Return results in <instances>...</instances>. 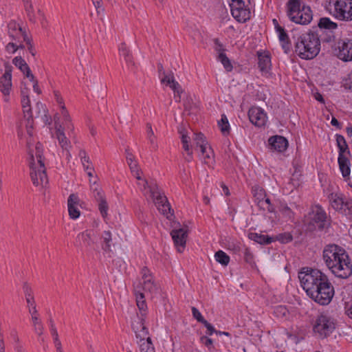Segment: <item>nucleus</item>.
<instances>
[{
	"mask_svg": "<svg viewBox=\"0 0 352 352\" xmlns=\"http://www.w3.org/2000/svg\"><path fill=\"white\" fill-rule=\"evenodd\" d=\"M300 285L307 295L320 305H327L332 300L335 290L328 276L317 269L303 268L298 273Z\"/></svg>",
	"mask_w": 352,
	"mask_h": 352,
	"instance_id": "1",
	"label": "nucleus"
},
{
	"mask_svg": "<svg viewBox=\"0 0 352 352\" xmlns=\"http://www.w3.org/2000/svg\"><path fill=\"white\" fill-rule=\"evenodd\" d=\"M322 258L328 269L336 277L347 278L352 274L351 260L341 247L336 244L326 245L322 252Z\"/></svg>",
	"mask_w": 352,
	"mask_h": 352,
	"instance_id": "2",
	"label": "nucleus"
},
{
	"mask_svg": "<svg viewBox=\"0 0 352 352\" xmlns=\"http://www.w3.org/2000/svg\"><path fill=\"white\" fill-rule=\"evenodd\" d=\"M320 51V40L318 32L309 30L300 35L295 42V52L302 59L311 60Z\"/></svg>",
	"mask_w": 352,
	"mask_h": 352,
	"instance_id": "3",
	"label": "nucleus"
},
{
	"mask_svg": "<svg viewBox=\"0 0 352 352\" xmlns=\"http://www.w3.org/2000/svg\"><path fill=\"white\" fill-rule=\"evenodd\" d=\"M35 157L32 151L29 148V155L30 157V177L34 186L42 187L48 184V179L45 172V168L42 155V148L40 143H37L35 146Z\"/></svg>",
	"mask_w": 352,
	"mask_h": 352,
	"instance_id": "4",
	"label": "nucleus"
},
{
	"mask_svg": "<svg viewBox=\"0 0 352 352\" xmlns=\"http://www.w3.org/2000/svg\"><path fill=\"white\" fill-rule=\"evenodd\" d=\"M138 186L143 192L151 194L155 206L164 215L166 216L167 218L169 217V215H173L166 197L160 191L155 182H148L146 179H142V180H139Z\"/></svg>",
	"mask_w": 352,
	"mask_h": 352,
	"instance_id": "5",
	"label": "nucleus"
},
{
	"mask_svg": "<svg viewBox=\"0 0 352 352\" xmlns=\"http://www.w3.org/2000/svg\"><path fill=\"white\" fill-rule=\"evenodd\" d=\"M287 16L294 23L307 25L313 19L311 8L306 6L302 0H289L286 4Z\"/></svg>",
	"mask_w": 352,
	"mask_h": 352,
	"instance_id": "6",
	"label": "nucleus"
},
{
	"mask_svg": "<svg viewBox=\"0 0 352 352\" xmlns=\"http://www.w3.org/2000/svg\"><path fill=\"white\" fill-rule=\"evenodd\" d=\"M331 224V219L325 210L319 204L311 207L307 214V225L310 230L327 231Z\"/></svg>",
	"mask_w": 352,
	"mask_h": 352,
	"instance_id": "7",
	"label": "nucleus"
},
{
	"mask_svg": "<svg viewBox=\"0 0 352 352\" xmlns=\"http://www.w3.org/2000/svg\"><path fill=\"white\" fill-rule=\"evenodd\" d=\"M336 325V320L333 316L327 313H322L316 319L313 331L319 338L324 339L332 334Z\"/></svg>",
	"mask_w": 352,
	"mask_h": 352,
	"instance_id": "8",
	"label": "nucleus"
},
{
	"mask_svg": "<svg viewBox=\"0 0 352 352\" xmlns=\"http://www.w3.org/2000/svg\"><path fill=\"white\" fill-rule=\"evenodd\" d=\"M333 7L332 15L343 21H352V0H331Z\"/></svg>",
	"mask_w": 352,
	"mask_h": 352,
	"instance_id": "9",
	"label": "nucleus"
},
{
	"mask_svg": "<svg viewBox=\"0 0 352 352\" xmlns=\"http://www.w3.org/2000/svg\"><path fill=\"white\" fill-rule=\"evenodd\" d=\"M230 7L232 16L238 22L245 23L250 19V10L244 0H231Z\"/></svg>",
	"mask_w": 352,
	"mask_h": 352,
	"instance_id": "10",
	"label": "nucleus"
},
{
	"mask_svg": "<svg viewBox=\"0 0 352 352\" xmlns=\"http://www.w3.org/2000/svg\"><path fill=\"white\" fill-rule=\"evenodd\" d=\"M132 329L135 334L136 342L140 346V343L146 342L150 340L152 342L147 327L145 326V320L137 319L132 322Z\"/></svg>",
	"mask_w": 352,
	"mask_h": 352,
	"instance_id": "11",
	"label": "nucleus"
},
{
	"mask_svg": "<svg viewBox=\"0 0 352 352\" xmlns=\"http://www.w3.org/2000/svg\"><path fill=\"white\" fill-rule=\"evenodd\" d=\"M337 57L345 62L352 60V39H342L337 43L336 48Z\"/></svg>",
	"mask_w": 352,
	"mask_h": 352,
	"instance_id": "12",
	"label": "nucleus"
},
{
	"mask_svg": "<svg viewBox=\"0 0 352 352\" xmlns=\"http://www.w3.org/2000/svg\"><path fill=\"white\" fill-rule=\"evenodd\" d=\"M141 274L142 283H140V287H142L144 292H148L151 294H156L158 287L149 270L146 267H143L141 270ZM136 288L138 289L139 286H137Z\"/></svg>",
	"mask_w": 352,
	"mask_h": 352,
	"instance_id": "13",
	"label": "nucleus"
},
{
	"mask_svg": "<svg viewBox=\"0 0 352 352\" xmlns=\"http://www.w3.org/2000/svg\"><path fill=\"white\" fill-rule=\"evenodd\" d=\"M12 89V67L6 65L5 73L0 78V91L4 96V100L8 101Z\"/></svg>",
	"mask_w": 352,
	"mask_h": 352,
	"instance_id": "14",
	"label": "nucleus"
},
{
	"mask_svg": "<svg viewBox=\"0 0 352 352\" xmlns=\"http://www.w3.org/2000/svg\"><path fill=\"white\" fill-rule=\"evenodd\" d=\"M170 235L179 252H182L186 246V239L188 236V230L186 228H180L174 229L171 231Z\"/></svg>",
	"mask_w": 352,
	"mask_h": 352,
	"instance_id": "15",
	"label": "nucleus"
},
{
	"mask_svg": "<svg viewBox=\"0 0 352 352\" xmlns=\"http://www.w3.org/2000/svg\"><path fill=\"white\" fill-rule=\"evenodd\" d=\"M250 121L256 126H264L267 121V116L263 109L258 107H251L248 111Z\"/></svg>",
	"mask_w": 352,
	"mask_h": 352,
	"instance_id": "16",
	"label": "nucleus"
},
{
	"mask_svg": "<svg viewBox=\"0 0 352 352\" xmlns=\"http://www.w3.org/2000/svg\"><path fill=\"white\" fill-rule=\"evenodd\" d=\"M96 237L92 230H85L77 235L75 245L80 247L93 248Z\"/></svg>",
	"mask_w": 352,
	"mask_h": 352,
	"instance_id": "17",
	"label": "nucleus"
},
{
	"mask_svg": "<svg viewBox=\"0 0 352 352\" xmlns=\"http://www.w3.org/2000/svg\"><path fill=\"white\" fill-rule=\"evenodd\" d=\"M270 149L279 153L285 151L288 146L287 140L280 135H274L269 138Z\"/></svg>",
	"mask_w": 352,
	"mask_h": 352,
	"instance_id": "18",
	"label": "nucleus"
},
{
	"mask_svg": "<svg viewBox=\"0 0 352 352\" xmlns=\"http://www.w3.org/2000/svg\"><path fill=\"white\" fill-rule=\"evenodd\" d=\"M96 184V182H94L93 184H91V188L94 190V197L98 202V209L100 212L103 218H106L107 216V211L109 209L108 204L106 201V199L100 190H98L96 187L94 188V186Z\"/></svg>",
	"mask_w": 352,
	"mask_h": 352,
	"instance_id": "19",
	"label": "nucleus"
},
{
	"mask_svg": "<svg viewBox=\"0 0 352 352\" xmlns=\"http://www.w3.org/2000/svg\"><path fill=\"white\" fill-rule=\"evenodd\" d=\"M135 294L136 297V303L139 309V313L137 314V319L146 320L147 315V306L144 300V295L142 292L135 289Z\"/></svg>",
	"mask_w": 352,
	"mask_h": 352,
	"instance_id": "20",
	"label": "nucleus"
},
{
	"mask_svg": "<svg viewBox=\"0 0 352 352\" xmlns=\"http://www.w3.org/2000/svg\"><path fill=\"white\" fill-rule=\"evenodd\" d=\"M80 199L75 194H71L67 199L68 212L70 218L76 219L80 216V210L78 209Z\"/></svg>",
	"mask_w": 352,
	"mask_h": 352,
	"instance_id": "21",
	"label": "nucleus"
},
{
	"mask_svg": "<svg viewBox=\"0 0 352 352\" xmlns=\"http://www.w3.org/2000/svg\"><path fill=\"white\" fill-rule=\"evenodd\" d=\"M318 28L316 32H324L330 34H333L334 30L338 28V24L332 21L328 17H322L320 19L318 23Z\"/></svg>",
	"mask_w": 352,
	"mask_h": 352,
	"instance_id": "22",
	"label": "nucleus"
},
{
	"mask_svg": "<svg viewBox=\"0 0 352 352\" xmlns=\"http://www.w3.org/2000/svg\"><path fill=\"white\" fill-rule=\"evenodd\" d=\"M161 81L162 83L168 85L173 90L176 101H179L181 98L180 94L182 93V89L180 85L174 80L173 77L164 75Z\"/></svg>",
	"mask_w": 352,
	"mask_h": 352,
	"instance_id": "23",
	"label": "nucleus"
},
{
	"mask_svg": "<svg viewBox=\"0 0 352 352\" xmlns=\"http://www.w3.org/2000/svg\"><path fill=\"white\" fill-rule=\"evenodd\" d=\"M274 23H276V29L278 34V38L281 43L282 47L284 52L287 54L290 51V42L287 34L285 31L284 28L278 24L276 19L273 20Z\"/></svg>",
	"mask_w": 352,
	"mask_h": 352,
	"instance_id": "24",
	"label": "nucleus"
},
{
	"mask_svg": "<svg viewBox=\"0 0 352 352\" xmlns=\"http://www.w3.org/2000/svg\"><path fill=\"white\" fill-rule=\"evenodd\" d=\"M336 139L338 148V157H349V156L351 155V152L344 137L342 135L337 134Z\"/></svg>",
	"mask_w": 352,
	"mask_h": 352,
	"instance_id": "25",
	"label": "nucleus"
},
{
	"mask_svg": "<svg viewBox=\"0 0 352 352\" xmlns=\"http://www.w3.org/2000/svg\"><path fill=\"white\" fill-rule=\"evenodd\" d=\"M56 124V136L58 141V143L60 146L62 147L63 149L67 150L69 144V141L65 136L64 130L65 127L63 126L61 124Z\"/></svg>",
	"mask_w": 352,
	"mask_h": 352,
	"instance_id": "26",
	"label": "nucleus"
},
{
	"mask_svg": "<svg viewBox=\"0 0 352 352\" xmlns=\"http://www.w3.org/2000/svg\"><path fill=\"white\" fill-rule=\"evenodd\" d=\"M9 36L15 41H19L23 34L21 27L15 21H10L8 25Z\"/></svg>",
	"mask_w": 352,
	"mask_h": 352,
	"instance_id": "27",
	"label": "nucleus"
},
{
	"mask_svg": "<svg viewBox=\"0 0 352 352\" xmlns=\"http://www.w3.org/2000/svg\"><path fill=\"white\" fill-rule=\"evenodd\" d=\"M258 65L261 72L263 74L269 73L271 69V58L269 54L262 53H258Z\"/></svg>",
	"mask_w": 352,
	"mask_h": 352,
	"instance_id": "28",
	"label": "nucleus"
},
{
	"mask_svg": "<svg viewBox=\"0 0 352 352\" xmlns=\"http://www.w3.org/2000/svg\"><path fill=\"white\" fill-rule=\"evenodd\" d=\"M55 96L57 102L60 104L61 108V115L64 118L63 124H65L68 129L73 131L74 127L72 124L69 123L70 118L69 116V113L67 111L65 104H63V98L58 94V93H55Z\"/></svg>",
	"mask_w": 352,
	"mask_h": 352,
	"instance_id": "29",
	"label": "nucleus"
},
{
	"mask_svg": "<svg viewBox=\"0 0 352 352\" xmlns=\"http://www.w3.org/2000/svg\"><path fill=\"white\" fill-rule=\"evenodd\" d=\"M329 199L331 206L336 210H342L344 209V198L342 194L331 193L329 195Z\"/></svg>",
	"mask_w": 352,
	"mask_h": 352,
	"instance_id": "30",
	"label": "nucleus"
},
{
	"mask_svg": "<svg viewBox=\"0 0 352 352\" xmlns=\"http://www.w3.org/2000/svg\"><path fill=\"white\" fill-rule=\"evenodd\" d=\"M248 238L261 245H267L270 244L274 241V239L269 236L268 235H265L262 234H258L256 232H250L248 234Z\"/></svg>",
	"mask_w": 352,
	"mask_h": 352,
	"instance_id": "31",
	"label": "nucleus"
},
{
	"mask_svg": "<svg viewBox=\"0 0 352 352\" xmlns=\"http://www.w3.org/2000/svg\"><path fill=\"white\" fill-rule=\"evenodd\" d=\"M278 210L282 217L285 218L286 221H290L291 222L294 221L295 212L286 203H280L278 207Z\"/></svg>",
	"mask_w": 352,
	"mask_h": 352,
	"instance_id": "32",
	"label": "nucleus"
},
{
	"mask_svg": "<svg viewBox=\"0 0 352 352\" xmlns=\"http://www.w3.org/2000/svg\"><path fill=\"white\" fill-rule=\"evenodd\" d=\"M338 162L340 170L344 178L349 177L351 173V164L348 157H338Z\"/></svg>",
	"mask_w": 352,
	"mask_h": 352,
	"instance_id": "33",
	"label": "nucleus"
},
{
	"mask_svg": "<svg viewBox=\"0 0 352 352\" xmlns=\"http://www.w3.org/2000/svg\"><path fill=\"white\" fill-rule=\"evenodd\" d=\"M252 190L258 206L259 207H264V199L266 197L265 190L260 187H254Z\"/></svg>",
	"mask_w": 352,
	"mask_h": 352,
	"instance_id": "34",
	"label": "nucleus"
},
{
	"mask_svg": "<svg viewBox=\"0 0 352 352\" xmlns=\"http://www.w3.org/2000/svg\"><path fill=\"white\" fill-rule=\"evenodd\" d=\"M119 54L120 56L124 58L125 62L129 65H133L132 55L131 54L129 50L124 43H122L119 47Z\"/></svg>",
	"mask_w": 352,
	"mask_h": 352,
	"instance_id": "35",
	"label": "nucleus"
},
{
	"mask_svg": "<svg viewBox=\"0 0 352 352\" xmlns=\"http://www.w3.org/2000/svg\"><path fill=\"white\" fill-rule=\"evenodd\" d=\"M218 126L222 134L225 136L230 134V127L227 116L225 114L221 115V118L218 121Z\"/></svg>",
	"mask_w": 352,
	"mask_h": 352,
	"instance_id": "36",
	"label": "nucleus"
},
{
	"mask_svg": "<svg viewBox=\"0 0 352 352\" xmlns=\"http://www.w3.org/2000/svg\"><path fill=\"white\" fill-rule=\"evenodd\" d=\"M12 63L17 67L24 74L29 71L30 67L26 63L24 59L21 56H16L13 58Z\"/></svg>",
	"mask_w": 352,
	"mask_h": 352,
	"instance_id": "37",
	"label": "nucleus"
},
{
	"mask_svg": "<svg viewBox=\"0 0 352 352\" xmlns=\"http://www.w3.org/2000/svg\"><path fill=\"white\" fill-rule=\"evenodd\" d=\"M31 320L35 333L38 336H42L44 331V327L41 318L39 317H34V318L31 319Z\"/></svg>",
	"mask_w": 352,
	"mask_h": 352,
	"instance_id": "38",
	"label": "nucleus"
},
{
	"mask_svg": "<svg viewBox=\"0 0 352 352\" xmlns=\"http://www.w3.org/2000/svg\"><path fill=\"white\" fill-rule=\"evenodd\" d=\"M194 141L195 142L197 146L200 147L201 152L203 155L206 153V144L204 140V136L201 133H195Z\"/></svg>",
	"mask_w": 352,
	"mask_h": 352,
	"instance_id": "39",
	"label": "nucleus"
},
{
	"mask_svg": "<svg viewBox=\"0 0 352 352\" xmlns=\"http://www.w3.org/2000/svg\"><path fill=\"white\" fill-rule=\"evenodd\" d=\"M146 135L152 148L156 150L157 148V144L155 141L156 138L150 123L146 124Z\"/></svg>",
	"mask_w": 352,
	"mask_h": 352,
	"instance_id": "40",
	"label": "nucleus"
},
{
	"mask_svg": "<svg viewBox=\"0 0 352 352\" xmlns=\"http://www.w3.org/2000/svg\"><path fill=\"white\" fill-rule=\"evenodd\" d=\"M215 260L221 264L226 266L230 262V256L223 251L219 250L214 254Z\"/></svg>",
	"mask_w": 352,
	"mask_h": 352,
	"instance_id": "41",
	"label": "nucleus"
},
{
	"mask_svg": "<svg viewBox=\"0 0 352 352\" xmlns=\"http://www.w3.org/2000/svg\"><path fill=\"white\" fill-rule=\"evenodd\" d=\"M102 238L103 239L104 245H102V250L104 252L111 251V233L110 231H104L102 235Z\"/></svg>",
	"mask_w": 352,
	"mask_h": 352,
	"instance_id": "42",
	"label": "nucleus"
},
{
	"mask_svg": "<svg viewBox=\"0 0 352 352\" xmlns=\"http://www.w3.org/2000/svg\"><path fill=\"white\" fill-rule=\"evenodd\" d=\"M217 60L221 63L224 69L227 72H231L233 69V66L231 63L230 60L228 58L226 54H221L217 56Z\"/></svg>",
	"mask_w": 352,
	"mask_h": 352,
	"instance_id": "43",
	"label": "nucleus"
},
{
	"mask_svg": "<svg viewBox=\"0 0 352 352\" xmlns=\"http://www.w3.org/2000/svg\"><path fill=\"white\" fill-rule=\"evenodd\" d=\"M24 3H25V11L27 12V15H28L29 20L32 23H35L36 17H35V14L34 13L33 7H32V3L30 2L29 0H25Z\"/></svg>",
	"mask_w": 352,
	"mask_h": 352,
	"instance_id": "44",
	"label": "nucleus"
},
{
	"mask_svg": "<svg viewBox=\"0 0 352 352\" xmlns=\"http://www.w3.org/2000/svg\"><path fill=\"white\" fill-rule=\"evenodd\" d=\"M139 347L140 352H155L153 342H150V340L146 342L140 343Z\"/></svg>",
	"mask_w": 352,
	"mask_h": 352,
	"instance_id": "45",
	"label": "nucleus"
},
{
	"mask_svg": "<svg viewBox=\"0 0 352 352\" xmlns=\"http://www.w3.org/2000/svg\"><path fill=\"white\" fill-rule=\"evenodd\" d=\"M276 239L283 243H287L293 240V236L289 232H284L278 234Z\"/></svg>",
	"mask_w": 352,
	"mask_h": 352,
	"instance_id": "46",
	"label": "nucleus"
},
{
	"mask_svg": "<svg viewBox=\"0 0 352 352\" xmlns=\"http://www.w3.org/2000/svg\"><path fill=\"white\" fill-rule=\"evenodd\" d=\"M21 104L24 113H29L30 112H31L30 100L28 95H25L24 97L21 98Z\"/></svg>",
	"mask_w": 352,
	"mask_h": 352,
	"instance_id": "47",
	"label": "nucleus"
},
{
	"mask_svg": "<svg viewBox=\"0 0 352 352\" xmlns=\"http://www.w3.org/2000/svg\"><path fill=\"white\" fill-rule=\"evenodd\" d=\"M50 332L53 337L54 343L56 342H60V340L58 338V331L56 330V328L55 327L54 321L50 319Z\"/></svg>",
	"mask_w": 352,
	"mask_h": 352,
	"instance_id": "48",
	"label": "nucleus"
},
{
	"mask_svg": "<svg viewBox=\"0 0 352 352\" xmlns=\"http://www.w3.org/2000/svg\"><path fill=\"white\" fill-rule=\"evenodd\" d=\"M214 44V50L217 52L218 55H220L221 54H225L226 49L224 48L223 45L220 42L219 38H214L213 40Z\"/></svg>",
	"mask_w": 352,
	"mask_h": 352,
	"instance_id": "49",
	"label": "nucleus"
},
{
	"mask_svg": "<svg viewBox=\"0 0 352 352\" xmlns=\"http://www.w3.org/2000/svg\"><path fill=\"white\" fill-rule=\"evenodd\" d=\"M192 314L193 317L199 322L204 323V321H206V320L204 319V318L202 316L200 311L195 307H192Z\"/></svg>",
	"mask_w": 352,
	"mask_h": 352,
	"instance_id": "50",
	"label": "nucleus"
},
{
	"mask_svg": "<svg viewBox=\"0 0 352 352\" xmlns=\"http://www.w3.org/2000/svg\"><path fill=\"white\" fill-rule=\"evenodd\" d=\"M264 209H266L269 212L272 213L275 212V208L273 206V205L271 204L270 199L265 197L264 199V207H263Z\"/></svg>",
	"mask_w": 352,
	"mask_h": 352,
	"instance_id": "51",
	"label": "nucleus"
},
{
	"mask_svg": "<svg viewBox=\"0 0 352 352\" xmlns=\"http://www.w3.org/2000/svg\"><path fill=\"white\" fill-rule=\"evenodd\" d=\"M23 291L25 296V300L34 298L32 290L27 283H25L23 285Z\"/></svg>",
	"mask_w": 352,
	"mask_h": 352,
	"instance_id": "52",
	"label": "nucleus"
},
{
	"mask_svg": "<svg viewBox=\"0 0 352 352\" xmlns=\"http://www.w3.org/2000/svg\"><path fill=\"white\" fill-rule=\"evenodd\" d=\"M274 314L278 316H285L287 314V309L283 306H278L274 309Z\"/></svg>",
	"mask_w": 352,
	"mask_h": 352,
	"instance_id": "53",
	"label": "nucleus"
},
{
	"mask_svg": "<svg viewBox=\"0 0 352 352\" xmlns=\"http://www.w3.org/2000/svg\"><path fill=\"white\" fill-rule=\"evenodd\" d=\"M93 3L96 8L98 14H100L104 12V9L102 6V0H92Z\"/></svg>",
	"mask_w": 352,
	"mask_h": 352,
	"instance_id": "54",
	"label": "nucleus"
},
{
	"mask_svg": "<svg viewBox=\"0 0 352 352\" xmlns=\"http://www.w3.org/2000/svg\"><path fill=\"white\" fill-rule=\"evenodd\" d=\"M203 324L207 329L206 334L211 336L214 333L217 332V330L214 329V327L210 323H209L207 320L204 321Z\"/></svg>",
	"mask_w": 352,
	"mask_h": 352,
	"instance_id": "55",
	"label": "nucleus"
},
{
	"mask_svg": "<svg viewBox=\"0 0 352 352\" xmlns=\"http://www.w3.org/2000/svg\"><path fill=\"white\" fill-rule=\"evenodd\" d=\"M6 49L7 52L14 54L19 49V47H18V45H16V43H14L13 42H10L6 46Z\"/></svg>",
	"mask_w": 352,
	"mask_h": 352,
	"instance_id": "56",
	"label": "nucleus"
},
{
	"mask_svg": "<svg viewBox=\"0 0 352 352\" xmlns=\"http://www.w3.org/2000/svg\"><path fill=\"white\" fill-rule=\"evenodd\" d=\"M201 341L204 345H206L208 348H210L213 343L212 340L208 338L207 336H202L201 338Z\"/></svg>",
	"mask_w": 352,
	"mask_h": 352,
	"instance_id": "57",
	"label": "nucleus"
},
{
	"mask_svg": "<svg viewBox=\"0 0 352 352\" xmlns=\"http://www.w3.org/2000/svg\"><path fill=\"white\" fill-rule=\"evenodd\" d=\"M349 210V212H352V200L344 201V209L342 210Z\"/></svg>",
	"mask_w": 352,
	"mask_h": 352,
	"instance_id": "58",
	"label": "nucleus"
},
{
	"mask_svg": "<svg viewBox=\"0 0 352 352\" xmlns=\"http://www.w3.org/2000/svg\"><path fill=\"white\" fill-rule=\"evenodd\" d=\"M28 311H29L30 314L31 315V319L34 318V317H39V314H38V310L36 309V307H31V309H28Z\"/></svg>",
	"mask_w": 352,
	"mask_h": 352,
	"instance_id": "59",
	"label": "nucleus"
},
{
	"mask_svg": "<svg viewBox=\"0 0 352 352\" xmlns=\"http://www.w3.org/2000/svg\"><path fill=\"white\" fill-rule=\"evenodd\" d=\"M126 159L127 164L135 160L133 155L129 152V149H126Z\"/></svg>",
	"mask_w": 352,
	"mask_h": 352,
	"instance_id": "60",
	"label": "nucleus"
},
{
	"mask_svg": "<svg viewBox=\"0 0 352 352\" xmlns=\"http://www.w3.org/2000/svg\"><path fill=\"white\" fill-rule=\"evenodd\" d=\"M128 165H129L131 172H134L135 170L138 169V164L135 162V160L129 162L128 164Z\"/></svg>",
	"mask_w": 352,
	"mask_h": 352,
	"instance_id": "61",
	"label": "nucleus"
},
{
	"mask_svg": "<svg viewBox=\"0 0 352 352\" xmlns=\"http://www.w3.org/2000/svg\"><path fill=\"white\" fill-rule=\"evenodd\" d=\"M331 124L337 127L338 129H340L342 128V124L338 122V120L333 117L332 119H331Z\"/></svg>",
	"mask_w": 352,
	"mask_h": 352,
	"instance_id": "62",
	"label": "nucleus"
},
{
	"mask_svg": "<svg viewBox=\"0 0 352 352\" xmlns=\"http://www.w3.org/2000/svg\"><path fill=\"white\" fill-rule=\"evenodd\" d=\"M26 302H27V305H28V309H31V307H36V302H35V300H34V298L26 300Z\"/></svg>",
	"mask_w": 352,
	"mask_h": 352,
	"instance_id": "63",
	"label": "nucleus"
},
{
	"mask_svg": "<svg viewBox=\"0 0 352 352\" xmlns=\"http://www.w3.org/2000/svg\"><path fill=\"white\" fill-rule=\"evenodd\" d=\"M21 37H23V41H25L28 45L32 44L31 39L28 36L25 31H23V34L21 35Z\"/></svg>",
	"mask_w": 352,
	"mask_h": 352,
	"instance_id": "64",
	"label": "nucleus"
}]
</instances>
